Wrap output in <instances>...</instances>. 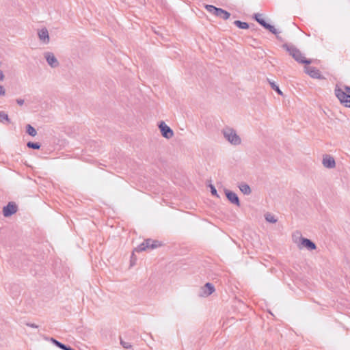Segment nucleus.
Here are the masks:
<instances>
[{
    "mask_svg": "<svg viewBox=\"0 0 350 350\" xmlns=\"http://www.w3.org/2000/svg\"><path fill=\"white\" fill-rule=\"evenodd\" d=\"M282 47L285 49L289 53V55L298 63L304 64H310L312 63V61L306 59L301 52L295 46L284 44Z\"/></svg>",
    "mask_w": 350,
    "mask_h": 350,
    "instance_id": "nucleus-1",
    "label": "nucleus"
},
{
    "mask_svg": "<svg viewBox=\"0 0 350 350\" xmlns=\"http://www.w3.org/2000/svg\"><path fill=\"white\" fill-rule=\"evenodd\" d=\"M223 134L225 137L230 144L233 145H239L241 144V138L237 135L236 131L231 128L227 127L223 130Z\"/></svg>",
    "mask_w": 350,
    "mask_h": 350,
    "instance_id": "nucleus-3",
    "label": "nucleus"
},
{
    "mask_svg": "<svg viewBox=\"0 0 350 350\" xmlns=\"http://www.w3.org/2000/svg\"><path fill=\"white\" fill-rule=\"evenodd\" d=\"M306 72L312 78L323 79L324 77L321 74V72L319 69L312 66H306L305 67Z\"/></svg>",
    "mask_w": 350,
    "mask_h": 350,
    "instance_id": "nucleus-10",
    "label": "nucleus"
},
{
    "mask_svg": "<svg viewBox=\"0 0 350 350\" xmlns=\"http://www.w3.org/2000/svg\"><path fill=\"white\" fill-rule=\"evenodd\" d=\"M44 57L46 62L51 68H57L59 66V63L54 54L51 52H45Z\"/></svg>",
    "mask_w": 350,
    "mask_h": 350,
    "instance_id": "nucleus-9",
    "label": "nucleus"
},
{
    "mask_svg": "<svg viewBox=\"0 0 350 350\" xmlns=\"http://www.w3.org/2000/svg\"><path fill=\"white\" fill-rule=\"evenodd\" d=\"M161 244L157 240H152L151 239H147L144 241L135 248L134 252H140L145 251L147 249H155L160 246Z\"/></svg>",
    "mask_w": 350,
    "mask_h": 350,
    "instance_id": "nucleus-4",
    "label": "nucleus"
},
{
    "mask_svg": "<svg viewBox=\"0 0 350 350\" xmlns=\"http://www.w3.org/2000/svg\"><path fill=\"white\" fill-rule=\"evenodd\" d=\"M210 188H211V192L212 195L218 197L217 192L215 187L213 185H211Z\"/></svg>",
    "mask_w": 350,
    "mask_h": 350,
    "instance_id": "nucleus-27",
    "label": "nucleus"
},
{
    "mask_svg": "<svg viewBox=\"0 0 350 350\" xmlns=\"http://www.w3.org/2000/svg\"><path fill=\"white\" fill-rule=\"evenodd\" d=\"M264 28L269 30L270 32H271L272 33H273L275 35H277L279 33L278 30L273 25H271L269 23H267Z\"/></svg>",
    "mask_w": 350,
    "mask_h": 350,
    "instance_id": "nucleus-22",
    "label": "nucleus"
},
{
    "mask_svg": "<svg viewBox=\"0 0 350 350\" xmlns=\"http://www.w3.org/2000/svg\"><path fill=\"white\" fill-rule=\"evenodd\" d=\"M265 219L268 221V222H270V223H272V224H274L277 221V219L275 218V217L270 214V213H267L265 215Z\"/></svg>",
    "mask_w": 350,
    "mask_h": 350,
    "instance_id": "nucleus-24",
    "label": "nucleus"
},
{
    "mask_svg": "<svg viewBox=\"0 0 350 350\" xmlns=\"http://www.w3.org/2000/svg\"><path fill=\"white\" fill-rule=\"evenodd\" d=\"M323 165L328 169L334 168L336 162L334 157L329 154H324L322 159Z\"/></svg>",
    "mask_w": 350,
    "mask_h": 350,
    "instance_id": "nucleus-11",
    "label": "nucleus"
},
{
    "mask_svg": "<svg viewBox=\"0 0 350 350\" xmlns=\"http://www.w3.org/2000/svg\"><path fill=\"white\" fill-rule=\"evenodd\" d=\"M17 210L16 204L13 202H10L3 207V214L5 217H8L16 213Z\"/></svg>",
    "mask_w": 350,
    "mask_h": 350,
    "instance_id": "nucleus-8",
    "label": "nucleus"
},
{
    "mask_svg": "<svg viewBox=\"0 0 350 350\" xmlns=\"http://www.w3.org/2000/svg\"><path fill=\"white\" fill-rule=\"evenodd\" d=\"M50 341L53 344H54L55 346H57V347H59V349H61L62 350H75L71 347L67 346V345L60 342L59 341L57 340L56 339H55L53 338H50Z\"/></svg>",
    "mask_w": 350,
    "mask_h": 350,
    "instance_id": "nucleus-14",
    "label": "nucleus"
},
{
    "mask_svg": "<svg viewBox=\"0 0 350 350\" xmlns=\"http://www.w3.org/2000/svg\"><path fill=\"white\" fill-rule=\"evenodd\" d=\"M254 19L263 27L267 24L265 19L261 18V15L259 14H255L254 16Z\"/></svg>",
    "mask_w": 350,
    "mask_h": 350,
    "instance_id": "nucleus-18",
    "label": "nucleus"
},
{
    "mask_svg": "<svg viewBox=\"0 0 350 350\" xmlns=\"http://www.w3.org/2000/svg\"><path fill=\"white\" fill-rule=\"evenodd\" d=\"M224 193L227 199L232 203L238 206H240V201L238 196L234 192L228 190L227 189H224Z\"/></svg>",
    "mask_w": 350,
    "mask_h": 350,
    "instance_id": "nucleus-12",
    "label": "nucleus"
},
{
    "mask_svg": "<svg viewBox=\"0 0 350 350\" xmlns=\"http://www.w3.org/2000/svg\"><path fill=\"white\" fill-rule=\"evenodd\" d=\"M269 83L270 84L271 88L275 90L278 94L282 95V92L279 88L278 85H277L275 82L271 81L270 79H267Z\"/></svg>",
    "mask_w": 350,
    "mask_h": 350,
    "instance_id": "nucleus-20",
    "label": "nucleus"
},
{
    "mask_svg": "<svg viewBox=\"0 0 350 350\" xmlns=\"http://www.w3.org/2000/svg\"><path fill=\"white\" fill-rule=\"evenodd\" d=\"M234 24L240 29H246L249 28V24L246 22H242L241 21H234Z\"/></svg>",
    "mask_w": 350,
    "mask_h": 350,
    "instance_id": "nucleus-17",
    "label": "nucleus"
},
{
    "mask_svg": "<svg viewBox=\"0 0 350 350\" xmlns=\"http://www.w3.org/2000/svg\"><path fill=\"white\" fill-rule=\"evenodd\" d=\"M206 8L209 12L213 13L214 15H215L217 11L219 10L218 8H216L215 6L212 5H206Z\"/></svg>",
    "mask_w": 350,
    "mask_h": 350,
    "instance_id": "nucleus-25",
    "label": "nucleus"
},
{
    "mask_svg": "<svg viewBox=\"0 0 350 350\" xmlns=\"http://www.w3.org/2000/svg\"><path fill=\"white\" fill-rule=\"evenodd\" d=\"M215 291L214 286L210 283L207 282L205 284L204 286H202L199 291V296L202 297H206L211 295Z\"/></svg>",
    "mask_w": 350,
    "mask_h": 350,
    "instance_id": "nucleus-7",
    "label": "nucleus"
},
{
    "mask_svg": "<svg viewBox=\"0 0 350 350\" xmlns=\"http://www.w3.org/2000/svg\"><path fill=\"white\" fill-rule=\"evenodd\" d=\"M27 146L29 148H31V149H33V150H38V149L40 148L41 145L38 142H29L27 144Z\"/></svg>",
    "mask_w": 350,
    "mask_h": 350,
    "instance_id": "nucleus-21",
    "label": "nucleus"
},
{
    "mask_svg": "<svg viewBox=\"0 0 350 350\" xmlns=\"http://www.w3.org/2000/svg\"><path fill=\"white\" fill-rule=\"evenodd\" d=\"M162 136L166 139H170L174 135V131L164 122H161L159 124Z\"/></svg>",
    "mask_w": 350,
    "mask_h": 350,
    "instance_id": "nucleus-6",
    "label": "nucleus"
},
{
    "mask_svg": "<svg viewBox=\"0 0 350 350\" xmlns=\"http://www.w3.org/2000/svg\"><path fill=\"white\" fill-rule=\"evenodd\" d=\"M275 36H276L277 39H278V40H282L281 37H280V36H279L278 34H277V35H275Z\"/></svg>",
    "mask_w": 350,
    "mask_h": 350,
    "instance_id": "nucleus-32",
    "label": "nucleus"
},
{
    "mask_svg": "<svg viewBox=\"0 0 350 350\" xmlns=\"http://www.w3.org/2000/svg\"><path fill=\"white\" fill-rule=\"evenodd\" d=\"M39 39L45 44H48L50 41L49 32L46 28L41 29L38 33Z\"/></svg>",
    "mask_w": 350,
    "mask_h": 350,
    "instance_id": "nucleus-13",
    "label": "nucleus"
},
{
    "mask_svg": "<svg viewBox=\"0 0 350 350\" xmlns=\"http://www.w3.org/2000/svg\"><path fill=\"white\" fill-rule=\"evenodd\" d=\"M26 325L28 327H32V328H38V325H37L35 323H27Z\"/></svg>",
    "mask_w": 350,
    "mask_h": 350,
    "instance_id": "nucleus-29",
    "label": "nucleus"
},
{
    "mask_svg": "<svg viewBox=\"0 0 350 350\" xmlns=\"http://www.w3.org/2000/svg\"><path fill=\"white\" fill-rule=\"evenodd\" d=\"M241 191L245 194V195H249L252 192V190H251V188L250 187V186L246 184V183H241L240 184V185L239 186Z\"/></svg>",
    "mask_w": 350,
    "mask_h": 350,
    "instance_id": "nucleus-16",
    "label": "nucleus"
},
{
    "mask_svg": "<svg viewBox=\"0 0 350 350\" xmlns=\"http://www.w3.org/2000/svg\"><path fill=\"white\" fill-rule=\"evenodd\" d=\"M297 245L299 249L306 247L310 251L314 250L317 248L316 244L314 242H312L310 239L302 237H299V243Z\"/></svg>",
    "mask_w": 350,
    "mask_h": 350,
    "instance_id": "nucleus-5",
    "label": "nucleus"
},
{
    "mask_svg": "<svg viewBox=\"0 0 350 350\" xmlns=\"http://www.w3.org/2000/svg\"><path fill=\"white\" fill-rule=\"evenodd\" d=\"M26 131L29 135L32 137L36 136L37 134L36 130L30 124H27L26 126Z\"/></svg>",
    "mask_w": 350,
    "mask_h": 350,
    "instance_id": "nucleus-19",
    "label": "nucleus"
},
{
    "mask_svg": "<svg viewBox=\"0 0 350 350\" xmlns=\"http://www.w3.org/2000/svg\"><path fill=\"white\" fill-rule=\"evenodd\" d=\"M335 95L340 100V103L346 107H350V87L345 86V90L336 88L335 89Z\"/></svg>",
    "mask_w": 350,
    "mask_h": 350,
    "instance_id": "nucleus-2",
    "label": "nucleus"
},
{
    "mask_svg": "<svg viewBox=\"0 0 350 350\" xmlns=\"http://www.w3.org/2000/svg\"><path fill=\"white\" fill-rule=\"evenodd\" d=\"M4 121L10 122V118L4 111H0V122H3Z\"/></svg>",
    "mask_w": 350,
    "mask_h": 350,
    "instance_id": "nucleus-23",
    "label": "nucleus"
},
{
    "mask_svg": "<svg viewBox=\"0 0 350 350\" xmlns=\"http://www.w3.org/2000/svg\"><path fill=\"white\" fill-rule=\"evenodd\" d=\"M4 78H5V76H4L2 70H0V81H3Z\"/></svg>",
    "mask_w": 350,
    "mask_h": 350,
    "instance_id": "nucleus-31",
    "label": "nucleus"
},
{
    "mask_svg": "<svg viewBox=\"0 0 350 350\" xmlns=\"http://www.w3.org/2000/svg\"><path fill=\"white\" fill-rule=\"evenodd\" d=\"M215 16L223 18L224 20H227L230 18V14L221 8H219V10L217 11V13L215 14Z\"/></svg>",
    "mask_w": 350,
    "mask_h": 350,
    "instance_id": "nucleus-15",
    "label": "nucleus"
},
{
    "mask_svg": "<svg viewBox=\"0 0 350 350\" xmlns=\"http://www.w3.org/2000/svg\"><path fill=\"white\" fill-rule=\"evenodd\" d=\"M120 344L124 349H131L132 347V345L129 342H125L122 339L120 338Z\"/></svg>",
    "mask_w": 350,
    "mask_h": 350,
    "instance_id": "nucleus-26",
    "label": "nucleus"
},
{
    "mask_svg": "<svg viewBox=\"0 0 350 350\" xmlns=\"http://www.w3.org/2000/svg\"><path fill=\"white\" fill-rule=\"evenodd\" d=\"M16 103L19 105H23L24 104V100L21 98L16 99Z\"/></svg>",
    "mask_w": 350,
    "mask_h": 350,
    "instance_id": "nucleus-30",
    "label": "nucleus"
},
{
    "mask_svg": "<svg viewBox=\"0 0 350 350\" xmlns=\"http://www.w3.org/2000/svg\"><path fill=\"white\" fill-rule=\"evenodd\" d=\"M5 94V90L3 85H0V96H4Z\"/></svg>",
    "mask_w": 350,
    "mask_h": 350,
    "instance_id": "nucleus-28",
    "label": "nucleus"
}]
</instances>
